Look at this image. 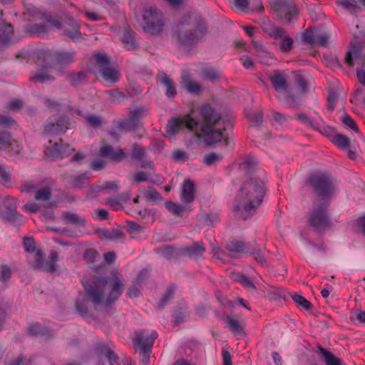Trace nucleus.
Wrapping results in <instances>:
<instances>
[{
  "label": "nucleus",
  "mask_w": 365,
  "mask_h": 365,
  "mask_svg": "<svg viewBox=\"0 0 365 365\" xmlns=\"http://www.w3.org/2000/svg\"><path fill=\"white\" fill-rule=\"evenodd\" d=\"M143 19L144 31L152 35L160 34L164 27L162 14L155 8L150 6L143 11Z\"/></svg>",
  "instance_id": "6e6552de"
},
{
  "label": "nucleus",
  "mask_w": 365,
  "mask_h": 365,
  "mask_svg": "<svg viewBox=\"0 0 365 365\" xmlns=\"http://www.w3.org/2000/svg\"><path fill=\"white\" fill-rule=\"evenodd\" d=\"M88 180L89 178L87 177L86 173H83L71 177L70 183L75 187H82L88 182Z\"/></svg>",
  "instance_id": "680f3d73"
},
{
  "label": "nucleus",
  "mask_w": 365,
  "mask_h": 365,
  "mask_svg": "<svg viewBox=\"0 0 365 365\" xmlns=\"http://www.w3.org/2000/svg\"><path fill=\"white\" fill-rule=\"evenodd\" d=\"M94 59L100 68L103 79L111 83H116L120 79L118 71L110 66V61L108 55L97 53L94 55Z\"/></svg>",
  "instance_id": "9b49d317"
},
{
  "label": "nucleus",
  "mask_w": 365,
  "mask_h": 365,
  "mask_svg": "<svg viewBox=\"0 0 365 365\" xmlns=\"http://www.w3.org/2000/svg\"><path fill=\"white\" fill-rule=\"evenodd\" d=\"M101 238L113 240L115 239H123L124 234L120 229H98L96 230Z\"/></svg>",
  "instance_id": "58836bf2"
},
{
  "label": "nucleus",
  "mask_w": 365,
  "mask_h": 365,
  "mask_svg": "<svg viewBox=\"0 0 365 365\" xmlns=\"http://www.w3.org/2000/svg\"><path fill=\"white\" fill-rule=\"evenodd\" d=\"M257 207H234V215L237 219L247 220L252 216L257 211Z\"/></svg>",
  "instance_id": "a19ab883"
},
{
  "label": "nucleus",
  "mask_w": 365,
  "mask_h": 365,
  "mask_svg": "<svg viewBox=\"0 0 365 365\" xmlns=\"http://www.w3.org/2000/svg\"><path fill=\"white\" fill-rule=\"evenodd\" d=\"M198 221L205 226H213L215 222H219V213L210 207H206L205 209H201L197 214Z\"/></svg>",
  "instance_id": "b1692460"
},
{
  "label": "nucleus",
  "mask_w": 365,
  "mask_h": 365,
  "mask_svg": "<svg viewBox=\"0 0 365 365\" xmlns=\"http://www.w3.org/2000/svg\"><path fill=\"white\" fill-rule=\"evenodd\" d=\"M252 45L257 51V56L259 58V61L262 63L267 64L268 61L267 59V57L272 58L271 54L267 51L265 46L260 41H256L255 39L252 41Z\"/></svg>",
  "instance_id": "4c0bfd02"
},
{
  "label": "nucleus",
  "mask_w": 365,
  "mask_h": 365,
  "mask_svg": "<svg viewBox=\"0 0 365 365\" xmlns=\"http://www.w3.org/2000/svg\"><path fill=\"white\" fill-rule=\"evenodd\" d=\"M99 257L100 254L93 248L86 249L83 255V259L88 264H93Z\"/></svg>",
  "instance_id": "e2e57ef3"
},
{
  "label": "nucleus",
  "mask_w": 365,
  "mask_h": 365,
  "mask_svg": "<svg viewBox=\"0 0 365 365\" xmlns=\"http://www.w3.org/2000/svg\"><path fill=\"white\" fill-rule=\"evenodd\" d=\"M28 333L31 336H51V330L45 326H41L39 323H34L29 326L28 327Z\"/></svg>",
  "instance_id": "f704fd0d"
},
{
  "label": "nucleus",
  "mask_w": 365,
  "mask_h": 365,
  "mask_svg": "<svg viewBox=\"0 0 365 365\" xmlns=\"http://www.w3.org/2000/svg\"><path fill=\"white\" fill-rule=\"evenodd\" d=\"M239 316L233 317L230 315L226 316V323L230 330L235 334H243V327L239 321Z\"/></svg>",
  "instance_id": "37998d69"
},
{
  "label": "nucleus",
  "mask_w": 365,
  "mask_h": 365,
  "mask_svg": "<svg viewBox=\"0 0 365 365\" xmlns=\"http://www.w3.org/2000/svg\"><path fill=\"white\" fill-rule=\"evenodd\" d=\"M272 9L278 13H281L285 9H287L292 5V0H272L271 2Z\"/></svg>",
  "instance_id": "5fc2aeb1"
},
{
  "label": "nucleus",
  "mask_w": 365,
  "mask_h": 365,
  "mask_svg": "<svg viewBox=\"0 0 365 365\" xmlns=\"http://www.w3.org/2000/svg\"><path fill=\"white\" fill-rule=\"evenodd\" d=\"M115 210L123 209L125 212L145 223H152L154 221V212L146 207H113Z\"/></svg>",
  "instance_id": "aec40b11"
},
{
  "label": "nucleus",
  "mask_w": 365,
  "mask_h": 365,
  "mask_svg": "<svg viewBox=\"0 0 365 365\" xmlns=\"http://www.w3.org/2000/svg\"><path fill=\"white\" fill-rule=\"evenodd\" d=\"M157 82L162 84L165 88V95L168 98L177 95V90L172 78L164 72H159L157 75Z\"/></svg>",
  "instance_id": "a878e982"
},
{
  "label": "nucleus",
  "mask_w": 365,
  "mask_h": 365,
  "mask_svg": "<svg viewBox=\"0 0 365 365\" xmlns=\"http://www.w3.org/2000/svg\"><path fill=\"white\" fill-rule=\"evenodd\" d=\"M61 29H63V35L68 36L75 42L79 41L82 38L80 25L76 20L72 18H68L63 24L61 23Z\"/></svg>",
  "instance_id": "4be33fe9"
},
{
  "label": "nucleus",
  "mask_w": 365,
  "mask_h": 365,
  "mask_svg": "<svg viewBox=\"0 0 365 365\" xmlns=\"http://www.w3.org/2000/svg\"><path fill=\"white\" fill-rule=\"evenodd\" d=\"M318 353L324 357L326 365H342L340 359L335 356L331 352L322 346H318Z\"/></svg>",
  "instance_id": "79ce46f5"
},
{
  "label": "nucleus",
  "mask_w": 365,
  "mask_h": 365,
  "mask_svg": "<svg viewBox=\"0 0 365 365\" xmlns=\"http://www.w3.org/2000/svg\"><path fill=\"white\" fill-rule=\"evenodd\" d=\"M14 34L11 24L0 21V44H6L11 39Z\"/></svg>",
  "instance_id": "e433bc0d"
},
{
  "label": "nucleus",
  "mask_w": 365,
  "mask_h": 365,
  "mask_svg": "<svg viewBox=\"0 0 365 365\" xmlns=\"http://www.w3.org/2000/svg\"><path fill=\"white\" fill-rule=\"evenodd\" d=\"M51 27L60 29L61 22L51 16H46V21L32 24L26 28V33L30 36H41L47 33Z\"/></svg>",
  "instance_id": "a211bd4d"
},
{
  "label": "nucleus",
  "mask_w": 365,
  "mask_h": 365,
  "mask_svg": "<svg viewBox=\"0 0 365 365\" xmlns=\"http://www.w3.org/2000/svg\"><path fill=\"white\" fill-rule=\"evenodd\" d=\"M0 218L11 224H20L22 222L21 215L15 209V207H3L0 210Z\"/></svg>",
  "instance_id": "bb28decb"
},
{
  "label": "nucleus",
  "mask_w": 365,
  "mask_h": 365,
  "mask_svg": "<svg viewBox=\"0 0 365 365\" xmlns=\"http://www.w3.org/2000/svg\"><path fill=\"white\" fill-rule=\"evenodd\" d=\"M205 252V247L202 243L195 242L192 246L182 248L181 253L190 257H198Z\"/></svg>",
  "instance_id": "72a5a7b5"
},
{
  "label": "nucleus",
  "mask_w": 365,
  "mask_h": 365,
  "mask_svg": "<svg viewBox=\"0 0 365 365\" xmlns=\"http://www.w3.org/2000/svg\"><path fill=\"white\" fill-rule=\"evenodd\" d=\"M255 258V259L261 264H266V260L262 253L261 249L258 247L255 242L251 243L250 250L248 252Z\"/></svg>",
  "instance_id": "603ef678"
},
{
  "label": "nucleus",
  "mask_w": 365,
  "mask_h": 365,
  "mask_svg": "<svg viewBox=\"0 0 365 365\" xmlns=\"http://www.w3.org/2000/svg\"><path fill=\"white\" fill-rule=\"evenodd\" d=\"M182 83H183L187 90L191 93H198L201 91V86L192 81L187 72H184L182 75Z\"/></svg>",
  "instance_id": "ea45409f"
},
{
  "label": "nucleus",
  "mask_w": 365,
  "mask_h": 365,
  "mask_svg": "<svg viewBox=\"0 0 365 365\" xmlns=\"http://www.w3.org/2000/svg\"><path fill=\"white\" fill-rule=\"evenodd\" d=\"M293 118L297 119L301 123H302L304 125H307V127H309L313 130H319V127L305 113L296 114L294 116H293Z\"/></svg>",
  "instance_id": "bf43d9fd"
},
{
  "label": "nucleus",
  "mask_w": 365,
  "mask_h": 365,
  "mask_svg": "<svg viewBox=\"0 0 365 365\" xmlns=\"http://www.w3.org/2000/svg\"><path fill=\"white\" fill-rule=\"evenodd\" d=\"M345 61L350 67H354L355 65L357 68L364 67L365 51L360 43L351 45L346 54Z\"/></svg>",
  "instance_id": "6ab92c4d"
},
{
  "label": "nucleus",
  "mask_w": 365,
  "mask_h": 365,
  "mask_svg": "<svg viewBox=\"0 0 365 365\" xmlns=\"http://www.w3.org/2000/svg\"><path fill=\"white\" fill-rule=\"evenodd\" d=\"M130 193L125 192L113 198L108 199L107 204L108 205H121L123 203H130Z\"/></svg>",
  "instance_id": "3c124183"
},
{
  "label": "nucleus",
  "mask_w": 365,
  "mask_h": 365,
  "mask_svg": "<svg viewBox=\"0 0 365 365\" xmlns=\"http://www.w3.org/2000/svg\"><path fill=\"white\" fill-rule=\"evenodd\" d=\"M306 185L324 204H329L335 195L336 180L330 174L313 173L309 176Z\"/></svg>",
  "instance_id": "20e7f679"
},
{
  "label": "nucleus",
  "mask_w": 365,
  "mask_h": 365,
  "mask_svg": "<svg viewBox=\"0 0 365 365\" xmlns=\"http://www.w3.org/2000/svg\"><path fill=\"white\" fill-rule=\"evenodd\" d=\"M98 155L102 158H109L115 162H120L127 157V154L120 148L114 150L110 145L107 144H103L100 148Z\"/></svg>",
  "instance_id": "393cba45"
},
{
  "label": "nucleus",
  "mask_w": 365,
  "mask_h": 365,
  "mask_svg": "<svg viewBox=\"0 0 365 365\" xmlns=\"http://www.w3.org/2000/svg\"><path fill=\"white\" fill-rule=\"evenodd\" d=\"M332 143L341 149H348L350 147L349 138L342 134H335L331 139Z\"/></svg>",
  "instance_id": "09e8293b"
},
{
  "label": "nucleus",
  "mask_w": 365,
  "mask_h": 365,
  "mask_svg": "<svg viewBox=\"0 0 365 365\" xmlns=\"http://www.w3.org/2000/svg\"><path fill=\"white\" fill-rule=\"evenodd\" d=\"M239 170L246 175L235 196L237 205H260L266 202L267 187L264 170L258 168V162L248 155L239 164Z\"/></svg>",
  "instance_id": "f257e3e1"
},
{
  "label": "nucleus",
  "mask_w": 365,
  "mask_h": 365,
  "mask_svg": "<svg viewBox=\"0 0 365 365\" xmlns=\"http://www.w3.org/2000/svg\"><path fill=\"white\" fill-rule=\"evenodd\" d=\"M197 125V121L190 115L184 118H173L170 119L166 125V132L170 135H174L179 133L182 129L187 128L190 130H195Z\"/></svg>",
  "instance_id": "4468645a"
},
{
  "label": "nucleus",
  "mask_w": 365,
  "mask_h": 365,
  "mask_svg": "<svg viewBox=\"0 0 365 365\" xmlns=\"http://www.w3.org/2000/svg\"><path fill=\"white\" fill-rule=\"evenodd\" d=\"M26 212L36 213L41 212L42 220L48 222L54 219L53 207H23Z\"/></svg>",
  "instance_id": "2f4dec72"
},
{
  "label": "nucleus",
  "mask_w": 365,
  "mask_h": 365,
  "mask_svg": "<svg viewBox=\"0 0 365 365\" xmlns=\"http://www.w3.org/2000/svg\"><path fill=\"white\" fill-rule=\"evenodd\" d=\"M105 93L110 97V101L113 103H120L123 100L128 98V96L120 91L118 89L106 91Z\"/></svg>",
  "instance_id": "4d7b16f0"
},
{
  "label": "nucleus",
  "mask_w": 365,
  "mask_h": 365,
  "mask_svg": "<svg viewBox=\"0 0 365 365\" xmlns=\"http://www.w3.org/2000/svg\"><path fill=\"white\" fill-rule=\"evenodd\" d=\"M53 182H46L43 181L39 184L30 182H24L20 185V191L29 194H33L36 200L47 202L51 199Z\"/></svg>",
  "instance_id": "0eeeda50"
},
{
  "label": "nucleus",
  "mask_w": 365,
  "mask_h": 365,
  "mask_svg": "<svg viewBox=\"0 0 365 365\" xmlns=\"http://www.w3.org/2000/svg\"><path fill=\"white\" fill-rule=\"evenodd\" d=\"M202 123L195 128V135L203 139L207 145L220 143L225 138L224 131L232 126L229 119L222 118L221 113L210 104L200 108Z\"/></svg>",
  "instance_id": "f03ea898"
},
{
  "label": "nucleus",
  "mask_w": 365,
  "mask_h": 365,
  "mask_svg": "<svg viewBox=\"0 0 365 365\" xmlns=\"http://www.w3.org/2000/svg\"><path fill=\"white\" fill-rule=\"evenodd\" d=\"M112 280L110 282V292L105 301V307H110L112 304L117 301L123 291L124 284L121 274L117 271L113 270L111 272Z\"/></svg>",
  "instance_id": "f3484780"
},
{
  "label": "nucleus",
  "mask_w": 365,
  "mask_h": 365,
  "mask_svg": "<svg viewBox=\"0 0 365 365\" xmlns=\"http://www.w3.org/2000/svg\"><path fill=\"white\" fill-rule=\"evenodd\" d=\"M207 33V24L201 17L188 15L175 25L173 37L179 48H192L205 38Z\"/></svg>",
  "instance_id": "7ed1b4c3"
},
{
  "label": "nucleus",
  "mask_w": 365,
  "mask_h": 365,
  "mask_svg": "<svg viewBox=\"0 0 365 365\" xmlns=\"http://www.w3.org/2000/svg\"><path fill=\"white\" fill-rule=\"evenodd\" d=\"M338 97L339 94L337 91L334 88H330L328 91L327 108L331 112L336 108Z\"/></svg>",
  "instance_id": "864d4df0"
},
{
  "label": "nucleus",
  "mask_w": 365,
  "mask_h": 365,
  "mask_svg": "<svg viewBox=\"0 0 365 365\" xmlns=\"http://www.w3.org/2000/svg\"><path fill=\"white\" fill-rule=\"evenodd\" d=\"M58 261V254L56 251L51 252L47 259H43L41 252L38 251L35 254V259L32 264L34 269L43 271L48 273H53L56 271Z\"/></svg>",
  "instance_id": "f8f14e48"
},
{
  "label": "nucleus",
  "mask_w": 365,
  "mask_h": 365,
  "mask_svg": "<svg viewBox=\"0 0 365 365\" xmlns=\"http://www.w3.org/2000/svg\"><path fill=\"white\" fill-rule=\"evenodd\" d=\"M251 242H245L240 240H234L226 244V250L230 252L231 256L237 253L248 252L250 250Z\"/></svg>",
  "instance_id": "c85d7f7f"
},
{
  "label": "nucleus",
  "mask_w": 365,
  "mask_h": 365,
  "mask_svg": "<svg viewBox=\"0 0 365 365\" xmlns=\"http://www.w3.org/2000/svg\"><path fill=\"white\" fill-rule=\"evenodd\" d=\"M69 124V119L66 116L54 115L48 118L43 132L47 135L62 134L68 129Z\"/></svg>",
  "instance_id": "dca6fc26"
},
{
  "label": "nucleus",
  "mask_w": 365,
  "mask_h": 365,
  "mask_svg": "<svg viewBox=\"0 0 365 365\" xmlns=\"http://www.w3.org/2000/svg\"><path fill=\"white\" fill-rule=\"evenodd\" d=\"M309 225L318 232H321L330 226V219L325 207H316L308 217Z\"/></svg>",
  "instance_id": "ddd939ff"
},
{
  "label": "nucleus",
  "mask_w": 365,
  "mask_h": 365,
  "mask_svg": "<svg viewBox=\"0 0 365 365\" xmlns=\"http://www.w3.org/2000/svg\"><path fill=\"white\" fill-rule=\"evenodd\" d=\"M294 76V81L297 86L301 89L302 91L304 92L308 88L307 81L306 78L302 76L301 71H296L293 72Z\"/></svg>",
  "instance_id": "0e129e2a"
},
{
  "label": "nucleus",
  "mask_w": 365,
  "mask_h": 365,
  "mask_svg": "<svg viewBox=\"0 0 365 365\" xmlns=\"http://www.w3.org/2000/svg\"><path fill=\"white\" fill-rule=\"evenodd\" d=\"M130 157L133 160L140 161V167L144 169L154 170L153 161L150 158H147L145 149L138 143H133L132 145V151L130 153Z\"/></svg>",
  "instance_id": "412c9836"
},
{
  "label": "nucleus",
  "mask_w": 365,
  "mask_h": 365,
  "mask_svg": "<svg viewBox=\"0 0 365 365\" xmlns=\"http://www.w3.org/2000/svg\"><path fill=\"white\" fill-rule=\"evenodd\" d=\"M246 116L249 121L252 124V126L260 127L263 123V112L257 110L247 113Z\"/></svg>",
  "instance_id": "8fccbe9b"
},
{
  "label": "nucleus",
  "mask_w": 365,
  "mask_h": 365,
  "mask_svg": "<svg viewBox=\"0 0 365 365\" xmlns=\"http://www.w3.org/2000/svg\"><path fill=\"white\" fill-rule=\"evenodd\" d=\"M269 80L277 92L285 93L288 91L289 83L285 75L277 71L270 76Z\"/></svg>",
  "instance_id": "cd10ccee"
},
{
  "label": "nucleus",
  "mask_w": 365,
  "mask_h": 365,
  "mask_svg": "<svg viewBox=\"0 0 365 365\" xmlns=\"http://www.w3.org/2000/svg\"><path fill=\"white\" fill-rule=\"evenodd\" d=\"M37 58L41 61L42 67L55 68L54 52L48 49H41L37 52Z\"/></svg>",
  "instance_id": "c756f323"
},
{
  "label": "nucleus",
  "mask_w": 365,
  "mask_h": 365,
  "mask_svg": "<svg viewBox=\"0 0 365 365\" xmlns=\"http://www.w3.org/2000/svg\"><path fill=\"white\" fill-rule=\"evenodd\" d=\"M11 136L10 133L5 130L0 131V150H6L11 143Z\"/></svg>",
  "instance_id": "338daca9"
},
{
  "label": "nucleus",
  "mask_w": 365,
  "mask_h": 365,
  "mask_svg": "<svg viewBox=\"0 0 365 365\" xmlns=\"http://www.w3.org/2000/svg\"><path fill=\"white\" fill-rule=\"evenodd\" d=\"M329 38L330 36L328 33L316 28H309L304 31L302 35V42L311 46L318 45L327 47L329 45Z\"/></svg>",
  "instance_id": "2eb2a0df"
},
{
  "label": "nucleus",
  "mask_w": 365,
  "mask_h": 365,
  "mask_svg": "<svg viewBox=\"0 0 365 365\" xmlns=\"http://www.w3.org/2000/svg\"><path fill=\"white\" fill-rule=\"evenodd\" d=\"M134 334L133 344L135 352L145 350L153 351L154 341L158 338L156 331L142 329L135 331Z\"/></svg>",
  "instance_id": "9d476101"
},
{
  "label": "nucleus",
  "mask_w": 365,
  "mask_h": 365,
  "mask_svg": "<svg viewBox=\"0 0 365 365\" xmlns=\"http://www.w3.org/2000/svg\"><path fill=\"white\" fill-rule=\"evenodd\" d=\"M147 111L144 107L136 108L131 110L129 112L128 117L123 119L119 123L118 127L121 130L125 132H135L140 129L142 130V133L140 137H142L145 131L142 126L140 120L145 116Z\"/></svg>",
  "instance_id": "1a4fd4ad"
},
{
  "label": "nucleus",
  "mask_w": 365,
  "mask_h": 365,
  "mask_svg": "<svg viewBox=\"0 0 365 365\" xmlns=\"http://www.w3.org/2000/svg\"><path fill=\"white\" fill-rule=\"evenodd\" d=\"M291 297L298 307L302 308L305 310H309L312 309V303L300 294L292 293L291 294Z\"/></svg>",
  "instance_id": "de8ad7c7"
},
{
  "label": "nucleus",
  "mask_w": 365,
  "mask_h": 365,
  "mask_svg": "<svg viewBox=\"0 0 365 365\" xmlns=\"http://www.w3.org/2000/svg\"><path fill=\"white\" fill-rule=\"evenodd\" d=\"M175 286L174 284H170L165 294L163 296L158 304L159 309H163V307L168 304V302L174 297L175 294Z\"/></svg>",
  "instance_id": "6e6d98bb"
},
{
  "label": "nucleus",
  "mask_w": 365,
  "mask_h": 365,
  "mask_svg": "<svg viewBox=\"0 0 365 365\" xmlns=\"http://www.w3.org/2000/svg\"><path fill=\"white\" fill-rule=\"evenodd\" d=\"M86 122L94 129L99 128L102 126L103 120L99 115H85Z\"/></svg>",
  "instance_id": "69168bd1"
},
{
  "label": "nucleus",
  "mask_w": 365,
  "mask_h": 365,
  "mask_svg": "<svg viewBox=\"0 0 365 365\" xmlns=\"http://www.w3.org/2000/svg\"><path fill=\"white\" fill-rule=\"evenodd\" d=\"M107 284L106 277H98L91 284L84 285L85 297L95 305L96 309L98 305H105L106 299L104 294Z\"/></svg>",
  "instance_id": "423d86ee"
},
{
  "label": "nucleus",
  "mask_w": 365,
  "mask_h": 365,
  "mask_svg": "<svg viewBox=\"0 0 365 365\" xmlns=\"http://www.w3.org/2000/svg\"><path fill=\"white\" fill-rule=\"evenodd\" d=\"M261 27L263 31L274 39L282 38L279 43V48L283 53H287L293 48L294 40L287 35L283 28L277 26L268 18L262 19Z\"/></svg>",
  "instance_id": "39448f33"
},
{
  "label": "nucleus",
  "mask_w": 365,
  "mask_h": 365,
  "mask_svg": "<svg viewBox=\"0 0 365 365\" xmlns=\"http://www.w3.org/2000/svg\"><path fill=\"white\" fill-rule=\"evenodd\" d=\"M11 171L9 167H6L0 164V181L3 184H7L11 182Z\"/></svg>",
  "instance_id": "774afa93"
},
{
  "label": "nucleus",
  "mask_w": 365,
  "mask_h": 365,
  "mask_svg": "<svg viewBox=\"0 0 365 365\" xmlns=\"http://www.w3.org/2000/svg\"><path fill=\"white\" fill-rule=\"evenodd\" d=\"M204 81L216 82L220 78V73L213 68H205L202 70L200 74Z\"/></svg>",
  "instance_id": "a18cd8bd"
},
{
  "label": "nucleus",
  "mask_w": 365,
  "mask_h": 365,
  "mask_svg": "<svg viewBox=\"0 0 365 365\" xmlns=\"http://www.w3.org/2000/svg\"><path fill=\"white\" fill-rule=\"evenodd\" d=\"M65 224H72L84 227L86 226L85 218L71 212H63L62 214Z\"/></svg>",
  "instance_id": "c9c22d12"
},
{
  "label": "nucleus",
  "mask_w": 365,
  "mask_h": 365,
  "mask_svg": "<svg viewBox=\"0 0 365 365\" xmlns=\"http://www.w3.org/2000/svg\"><path fill=\"white\" fill-rule=\"evenodd\" d=\"M134 32L125 31L122 37V42L127 50H133L137 47Z\"/></svg>",
  "instance_id": "49530a36"
},
{
  "label": "nucleus",
  "mask_w": 365,
  "mask_h": 365,
  "mask_svg": "<svg viewBox=\"0 0 365 365\" xmlns=\"http://www.w3.org/2000/svg\"><path fill=\"white\" fill-rule=\"evenodd\" d=\"M55 77L51 75L48 71H41L36 75L31 77L30 80L34 83L39 82L43 83L48 81H53Z\"/></svg>",
  "instance_id": "13d9d810"
},
{
  "label": "nucleus",
  "mask_w": 365,
  "mask_h": 365,
  "mask_svg": "<svg viewBox=\"0 0 365 365\" xmlns=\"http://www.w3.org/2000/svg\"><path fill=\"white\" fill-rule=\"evenodd\" d=\"M195 185L191 180H185L181 190V199L185 203H190L194 200Z\"/></svg>",
  "instance_id": "7c9ffc66"
},
{
  "label": "nucleus",
  "mask_w": 365,
  "mask_h": 365,
  "mask_svg": "<svg viewBox=\"0 0 365 365\" xmlns=\"http://www.w3.org/2000/svg\"><path fill=\"white\" fill-rule=\"evenodd\" d=\"M76 53L74 51H57L54 52L55 66L68 65L75 61Z\"/></svg>",
  "instance_id": "473e14b6"
},
{
  "label": "nucleus",
  "mask_w": 365,
  "mask_h": 365,
  "mask_svg": "<svg viewBox=\"0 0 365 365\" xmlns=\"http://www.w3.org/2000/svg\"><path fill=\"white\" fill-rule=\"evenodd\" d=\"M156 252L167 259H170L177 256L175 250L171 246L160 247L156 249Z\"/></svg>",
  "instance_id": "052dcab7"
},
{
  "label": "nucleus",
  "mask_w": 365,
  "mask_h": 365,
  "mask_svg": "<svg viewBox=\"0 0 365 365\" xmlns=\"http://www.w3.org/2000/svg\"><path fill=\"white\" fill-rule=\"evenodd\" d=\"M67 78L70 82L71 86L76 87L86 81L87 74L84 71L80 72H71L68 74Z\"/></svg>",
  "instance_id": "c03bdc74"
},
{
  "label": "nucleus",
  "mask_w": 365,
  "mask_h": 365,
  "mask_svg": "<svg viewBox=\"0 0 365 365\" xmlns=\"http://www.w3.org/2000/svg\"><path fill=\"white\" fill-rule=\"evenodd\" d=\"M47 150V154L53 159L63 158L73 152V149L71 148L68 145L64 144L61 139L59 140V142L52 145L51 148H48Z\"/></svg>",
  "instance_id": "5701e85b"
}]
</instances>
